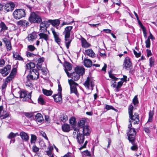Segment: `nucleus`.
Instances as JSON below:
<instances>
[{
  "label": "nucleus",
  "mask_w": 157,
  "mask_h": 157,
  "mask_svg": "<svg viewBox=\"0 0 157 157\" xmlns=\"http://www.w3.org/2000/svg\"><path fill=\"white\" fill-rule=\"evenodd\" d=\"M29 21L31 23H40L42 20L41 17L34 12L31 13L29 18Z\"/></svg>",
  "instance_id": "1"
},
{
  "label": "nucleus",
  "mask_w": 157,
  "mask_h": 157,
  "mask_svg": "<svg viewBox=\"0 0 157 157\" xmlns=\"http://www.w3.org/2000/svg\"><path fill=\"white\" fill-rule=\"evenodd\" d=\"M13 14L14 18L16 19H20L25 17L26 15L25 11L23 9L15 10L13 12Z\"/></svg>",
  "instance_id": "2"
},
{
  "label": "nucleus",
  "mask_w": 157,
  "mask_h": 157,
  "mask_svg": "<svg viewBox=\"0 0 157 157\" xmlns=\"http://www.w3.org/2000/svg\"><path fill=\"white\" fill-rule=\"evenodd\" d=\"M136 134L135 128H132L129 130L127 132V136L129 142H133V141H135Z\"/></svg>",
  "instance_id": "3"
},
{
  "label": "nucleus",
  "mask_w": 157,
  "mask_h": 157,
  "mask_svg": "<svg viewBox=\"0 0 157 157\" xmlns=\"http://www.w3.org/2000/svg\"><path fill=\"white\" fill-rule=\"evenodd\" d=\"M18 93L20 95V98H24L23 100L25 101H28L31 103L32 101L31 99V92L29 93L26 97L27 95V93L26 91H25L20 90L18 92Z\"/></svg>",
  "instance_id": "4"
},
{
  "label": "nucleus",
  "mask_w": 157,
  "mask_h": 157,
  "mask_svg": "<svg viewBox=\"0 0 157 157\" xmlns=\"http://www.w3.org/2000/svg\"><path fill=\"white\" fill-rule=\"evenodd\" d=\"M77 130L80 131L83 134L87 136L90 135L91 130L90 127L88 125L84 126L82 128L76 129Z\"/></svg>",
  "instance_id": "5"
},
{
  "label": "nucleus",
  "mask_w": 157,
  "mask_h": 157,
  "mask_svg": "<svg viewBox=\"0 0 157 157\" xmlns=\"http://www.w3.org/2000/svg\"><path fill=\"white\" fill-rule=\"evenodd\" d=\"M85 87L88 89H91L92 90L94 86V83L93 80L89 77H88L84 83Z\"/></svg>",
  "instance_id": "6"
},
{
  "label": "nucleus",
  "mask_w": 157,
  "mask_h": 157,
  "mask_svg": "<svg viewBox=\"0 0 157 157\" xmlns=\"http://www.w3.org/2000/svg\"><path fill=\"white\" fill-rule=\"evenodd\" d=\"M74 131H76L77 132V134L76 136V139L78 143L79 144H83L84 141V136L83 134L81 133L80 131H78L76 129V128L74 129Z\"/></svg>",
  "instance_id": "7"
},
{
  "label": "nucleus",
  "mask_w": 157,
  "mask_h": 157,
  "mask_svg": "<svg viewBox=\"0 0 157 157\" xmlns=\"http://www.w3.org/2000/svg\"><path fill=\"white\" fill-rule=\"evenodd\" d=\"M68 83L70 86L71 94L74 93L76 95L78 96L79 94L76 88V86H78V84L76 82H73L72 83L70 82H68Z\"/></svg>",
  "instance_id": "8"
},
{
  "label": "nucleus",
  "mask_w": 157,
  "mask_h": 157,
  "mask_svg": "<svg viewBox=\"0 0 157 157\" xmlns=\"http://www.w3.org/2000/svg\"><path fill=\"white\" fill-rule=\"evenodd\" d=\"M11 69V66L10 65H8L3 68L0 69V73L2 74L3 76H6L10 72Z\"/></svg>",
  "instance_id": "9"
},
{
  "label": "nucleus",
  "mask_w": 157,
  "mask_h": 157,
  "mask_svg": "<svg viewBox=\"0 0 157 157\" xmlns=\"http://www.w3.org/2000/svg\"><path fill=\"white\" fill-rule=\"evenodd\" d=\"M130 119L133 122V124H138L140 121L139 117L138 114L137 113H135L134 115H133V113H132L131 115H129Z\"/></svg>",
  "instance_id": "10"
},
{
  "label": "nucleus",
  "mask_w": 157,
  "mask_h": 157,
  "mask_svg": "<svg viewBox=\"0 0 157 157\" xmlns=\"http://www.w3.org/2000/svg\"><path fill=\"white\" fill-rule=\"evenodd\" d=\"M69 75L70 76L69 77H71V79H68V82H70L72 83L73 82H75V81H77L79 79L80 75L75 72L72 73H70Z\"/></svg>",
  "instance_id": "11"
},
{
  "label": "nucleus",
  "mask_w": 157,
  "mask_h": 157,
  "mask_svg": "<svg viewBox=\"0 0 157 157\" xmlns=\"http://www.w3.org/2000/svg\"><path fill=\"white\" fill-rule=\"evenodd\" d=\"M64 70L68 77L70 76L68 71H70L72 69V65L70 63L65 61L64 63Z\"/></svg>",
  "instance_id": "12"
},
{
  "label": "nucleus",
  "mask_w": 157,
  "mask_h": 157,
  "mask_svg": "<svg viewBox=\"0 0 157 157\" xmlns=\"http://www.w3.org/2000/svg\"><path fill=\"white\" fill-rule=\"evenodd\" d=\"M82 59L83 64L85 67L89 68L92 66V62L90 59H87V58H85L83 59V56L82 57Z\"/></svg>",
  "instance_id": "13"
},
{
  "label": "nucleus",
  "mask_w": 157,
  "mask_h": 157,
  "mask_svg": "<svg viewBox=\"0 0 157 157\" xmlns=\"http://www.w3.org/2000/svg\"><path fill=\"white\" fill-rule=\"evenodd\" d=\"M15 5L13 2H11L5 4L4 7L5 10L7 12L12 11L14 9Z\"/></svg>",
  "instance_id": "14"
},
{
  "label": "nucleus",
  "mask_w": 157,
  "mask_h": 157,
  "mask_svg": "<svg viewBox=\"0 0 157 157\" xmlns=\"http://www.w3.org/2000/svg\"><path fill=\"white\" fill-rule=\"evenodd\" d=\"M3 42L5 44L7 51H10L12 49V46L10 41L6 38H4L2 39Z\"/></svg>",
  "instance_id": "15"
},
{
  "label": "nucleus",
  "mask_w": 157,
  "mask_h": 157,
  "mask_svg": "<svg viewBox=\"0 0 157 157\" xmlns=\"http://www.w3.org/2000/svg\"><path fill=\"white\" fill-rule=\"evenodd\" d=\"M20 136L22 140L25 142H28L29 140V136L27 133L24 131L20 132Z\"/></svg>",
  "instance_id": "16"
},
{
  "label": "nucleus",
  "mask_w": 157,
  "mask_h": 157,
  "mask_svg": "<svg viewBox=\"0 0 157 157\" xmlns=\"http://www.w3.org/2000/svg\"><path fill=\"white\" fill-rule=\"evenodd\" d=\"M124 67L125 69L130 68L132 66V63L130 58L127 57L125 58L123 64Z\"/></svg>",
  "instance_id": "17"
},
{
  "label": "nucleus",
  "mask_w": 157,
  "mask_h": 157,
  "mask_svg": "<svg viewBox=\"0 0 157 157\" xmlns=\"http://www.w3.org/2000/svg\"><path fill=\"white\" fill-rule=\"evenodd\" d=\"M81 45L82 47L84 48H87L91 46V45L83 37H82L81 39Z\"/></svg>",
  "instance_id": "18"
},
{
  "label": "nucleus",
  "mask_w": 157,
  "mask_h": 157,
  "mask_svg": "<svg viewBox=\"0 0 157 157\" xmlns=\"http://www.w3.org/2000/svg\"><path fill=\"white\" fill-rule=\"evenodd\" d=\"M72 28V26H67L65 28L64 31L63 32V34L65 36H70Z\"/></svg>",
  "instance_id": "19"
},
{
  "label": "nucleus",
  "mask_w": 157,
  "mask_h": 157,
  "mask_svg": "<svg viewBox=\"0 0 157 157\" xmlns=\"http://www.w3.org/2000/svg\"><path fill=\"white\" fill-rule=\"evenodd\" d=\"M52 96L54 99V101L56 103H59L62 100L61 94L58 93L57 94H54Z\"/></svg>",
  "instance_id": "20"
},
{
  "label": "nucleus",
  "mask_w": 157,
  "mask_h": 157,
  "mask_svg": "<svg viewBox=\"0 0 157 157\" xmlns=\"http://www.w3.org/2000/svg\"><path fill=\"white\" fill-rule=\"evenodd\" d=\"M75 72L79 74L80 75H83L85 72V69L84 68L77 66L75 69Z\"/></svg>",
  "instance_id": "21"
},
{
  "label": "nucleus",
  "mask_w": 157,
  "mask_h": 157,
  "mask_svg": "<svg viewBox=\"0 0 157 157\" xmlns=\"http://www.w3.org/2000/svg\"><path fill=\"white\" fill-rule=\"evenodd\" d=\"M85 54L86 55L92 58L95 57V54L92 49H89L86 50H85Z\"/></svg>",
  "instance_id": "22"
},
{
  "label": "nucleus",
  "mask_w": 157,
  "mask_h": 157,
  "mask_svg": "<svg viewBox=\"0 0 157 157\" xmlns=\"http://www.w3.org/2000/svg\"><path fill=\"white\" fill-rule=\"evenodd\" d=\"M48 22L51 24L53 26H56V27L58 26L60 23V22L58 19H49L48 20ZM56 28L58 29L57 27H56Z\"/></svg>",
  "instance_id": "23"
},
{
  "label": "nucleus",
  "mask_w": 157,
  "mask_h": 157,
  "mask_svg": "<svg viewBox=\"0 0 157 157\" xmlns=\"http://www.w3.org/2000/svg\"><path fill=\"white\" fill-rule=\"evenodd\" d=\"M35 119L37 122L40 123L42 122L44 120L42 115L40 113H37L35 115Z\"/></svg>",
  "instance_id": "24"
},
{
  "label": "nucleus",
  "mask_w": 157,
  "mask_h": 157,
  "mask_svg": "<svg viewBox=\"0 0 157 157\" xmlns=\"http://www.w3.org/2000/svg\"><path fill=\"white\" fill-rule=\"evenodd\" d=\"M36 38V35L35 32H33L28 35L27 38L29 41H33Z\"/></svg>",
  "instance_id": "25"
},
{
  "label": "nucleus",
  "mask_w": 157,
  "mask_h": 157,
  "mask_svg": "<svg viewBox=\"0 0 157 157\" xmlns=\"http://www.w3.org/2000/svg\"><path fill=\"white\" fill-rule=\"evenodd\" d=\"M48 22V21H44L43 22L41 23L40 22V29L43 31L46 30V26Z\"/></svg>",
  "instance_id": "26"
},
{
  "label": "nucleus",
  "mask_w": 157,
  "mask_h": 157,
  "mask_svg": "<svg viewBox=\"0 0 157 157\" xmlns=\"http://www.w3.org/2000/svg\"><path fill=\"white\" fill-rule=\"evenodd\" d=\"M63 131L65 132H68L70 130V127L69 124H64L62 126Z\"/></svg>",
  "instance_id": "27"
},
{
  "label": "nucleus",
  "mask_w": 157,
  "mask_h": 157,
  "mask_svg": "<svg viewBox=\"0 0 157 157\" xmlns=\"http://www.w3.org/2000/svg\"><path fill=\"white\" fill-rule=\"evenodd\" d=\"M17 24L23 26L27 27L29 25V23L26 20H20L17 22Z\"/></svg>",
  "instance_id": "28"
},
{
  "label": "nucleus",
  "mask_w": 157,
  "mask_h": 157,
  "mask_svg": "<svg viewBox=\"0 0 157 157\" xmlns=\"http://www.w3.org/2000/svg\"><path fill=\"white\" fill-rule=\"evenodd\" d=\"M70 36H65V40L66 46L67 49L69 48L71 40L70 39Z\"/></svg>",
  "instance_id": "29"
},
{
  "label": "nucleus",
  "mask_w": 157,
  "mask_h": 157,
  "mask_svg": "<svg viewBox=\"0 0 157 157\" xmlns=\"http://www.w3.org/2000/svg\"><path fill=\"white\" fill-rule=\"evenodd\" d=\"M40 39H43L46 41H47L49 39V36L46 34L40 33L39 34Z\"/></svg>",
  "instance_id": "30"
},
{
  "label": "nucleus",
  "mask_w": 157,
  "mask_h": 157,
  "mask_svg": "<svg viewBox=\"0 0 157 157\" xmlns=\"http://www.w3.org/2000/svg\"><path fill=\"white\" fill-rule=\"evenodd\" d=\"M86 119L85 118H82L78 122V128H82L85 125V124L86 122Z\"/></svg>",
  "instance_id": "31"
},
{
  "label": "nucleus",
  "mask_w": 157,
  "mask_h": 157,
  "mask_svg": "<svg viewBox=\"0 0 157 157\" xmlns=\"http://www.w3.org/2000/svg\"><path fill=\"white\" fill-rule=\"evenodd\" d=\"M30 74H34L36 75V77H35L34 78V80L37 79L39 78V72L36 69H33L30 70Z\"/></svg>",
  "instance_id": "32"
},
{
  "label": "nucleus",
  "mask_w": 157,
  "mask_h": 157,
  "mask_svg": "<svg viewBox=\"0 0 157 157\" xmlns=\"http://www.w3.org/2000/svg\"><path fill=\"white\" fill-rule=\"evenodd\" d=\"M48 150L46 151L47 154L49 156L51 157L52 155H53V154H52V152L53 148L52 147L49 146L48 147Z\"/></svg>",
  "instance_id": "33"
},
{
  "label": "nucleus",
  "mask_w": 157,
  "mask_h": 157,
  "mask_svg": "<svg viewBox=\"0 0 157 157\" xmlns=\"http://www.w3.org/2000/svg\"><path fill=\"white\" fill-rule=\"evenodd\" d=\"M35 67V64L33 62H30L29 63H27L26 65V68L28 69H30Z\"/></svg>",
  "instance_id": "34"
},
{
  "label": "nucleus",
  "mask_w": 157,
  "mask_h": 157,
  "mask_svg": "<svg viewBox=\"0 0 157 157\" xmlns=\"http://www.w3.org/2000/svg\"><path fill=\"white\" fill-rule=\"evenodd\" d=\"M60 120L61 121L64 122L68 120V117L65 114H63L60 115Z\"/></svg>",
  "instance_id": "35"
},
{
  "label": "nucleus",
  "mask_w": 157,
  "mask_h": 157,
  "mask_svg": "<svg viewBox=\"0 0 157 157\" xmlns=\"http://www.w3.org/2000/svg\"><path fill=\"white\" fill-rule=\"evenodd\" d=\"M42 92L44 94L47 96L51 95L52 94V91L51 90H48L43 89Z\"/></svg>",
  "instance_id": "36"
},
{
  "label": "nucleus",
  "mask_w": 157,
  "mask_h": 157,
  "mask_svg": "<svg viewBox=\"0 0 157 157\" xmlns=\"http://www.w3.org/2000/svg\"><path fill=\"white\" fill-rule=\"evenodd\" d=\"M0 28H1V32H4L5 31L7 30L8 29V27L6 26L4 22H2L0 23Z\"/></svg>",
  "instance_id": "37"
},
{
  "label": "nucleus",
  "mask_w": 157,
  "mask_h": 157,
  "mask_svg": "<svg viewBox=\"0 0 157 157\" xmlns=\"http://www.w3.org/2000/svg\"><path fill=\"white\" fill-rule=\"evenodd\" d=\"M154 114L153 111L150 110L149 113V118L147 121L148 122H151L152 121L153 116Z\"/></svg>",
  "instance_id": "38"
},
{
  "label": "nucleus",
  "mask_w": 157,
  "mask_h": 157,
  "mask_svg": "<svg viewBox=\"0 0 157 157\" xmlns=\"http://www.w3.org/2000/svg\"><path fill=\"white\" fill-rule=\"evenodd\" d=\"M135 141H133V142H130L132 144L133 146L131 147V149L132 151H137L138 147L137 144L135 142Z\"/></svg>",
  "instance_id": "39"
},
{
  "label": "nucleus",
  "mask_w": 157,
  "mask_h": 157,
  "mask_svg": "<svg viewBox=\"0 0 157 157\" xmlns=\"http://www.w3.org/2000/svg\"><path fill=\"white\" fill-rule=\"evenodd\" d=\"M13 57L17 60H23V58L18 53L13 54Z\"/></svg>",
  "instance_id": "40"
},
{
  "label": "nucleus",
  "mask_w": 157,
  "mask_h": 157,
  "mask_svg": "<svg viewBox=\"0 0 157 157\" xmlns=\"http://www.w3.org/2000/svg\"><path fill=\"white\" fill-rule=\"evenodd\" d=\"M30 142L31 144H35L37 139V137L36 136L33 134H31Z\"/></svg>",
  "instance_id": "41"
},
{
  "label": "nucleus",
  "mask_w": 157,
  "mask_h": 157,
  "mask_svg": "<svg viewBox=\"0 0 157 157\" xmlns=\"http://www.w3.org/2000/svg\"><path fill=\"white\" fill-rule=\"evenodd\" d=\"M105 109L107 110H109L110 109H112L115 111L117 112L118 111V110L115 108H114L113 106L112 105H106L105 106Z\"/></svg>",
  "instance_id": "42"
},
{
  "label": "nucleus",
  "mask_w": 157,
  "mask_h": 157,
  "mask_svg": "<svg viewBox=\"0 0 157 157\" xmlns=\"http://www.w3.org/2000/svg\"><path fill=\"white\" fill-rule=\"evenodd\" d=\"M42 95H40L38 99V101L39 103L41 105H43L44 104V101L42 97Z\"/></svg>",
  "instance_id": "43"
},
{
  "label": "nucleus",
  "mask_w": 157,
  "mask_h": 157,
  "mask_svg": "<svg viewBox=\"0 0 157 157\" xmlns=\"http://www.w3.org/2000/svg\"><path fill=\"white\" fill-rule=\"evenodd\" d=\"M155 60L154 58L152 57H151L149 59V66L150 67H152L154 65Z\"/></svg>",
  "instance_id": "44"
},
{
  "label": "nucleus",
  "mask_w": 157,
  "mask_h": 157,
  "mask_svg": "<svg viewBox=\"0 0 157 157\" xmlns=\"http://www.w3.org/2000/svg\"><path fill=\"white\" fill-rule=\"evenodd\" d=\"M70 123L72 125V126H73V125L75 124V123L76 119L75 117H72L69 120Z\"/></svg>",
  "instance_id": "45"
},
{
  "label": "nucleus",
  "mask_w": 157,
  "mask_h": 157,
  "mask_svg": "<svg viewBox=\"0 0 157 157\" xmlns=\"http://www.w3.org/2000/svg\"><path fill=\"white\" fill-rule=\"evenodd\" d=\"M16 69L15 68H13L10 75L14 78L16 75Z\"/></svg>",
  "instance_id": "46"
},
{
  "label": "nucleus",
  "mask_w": 157,
  "mask_h": 157,
  "mask_svg": "<svg viewBox=\"0 0 157 157\" xmlns=\"http://www.w3.org/2000/svg\"><path fill=\"white\" fill-rule=\"evenodd\" d=\"M24 115L28 118L32 117L34 114V113L33 112L30 113H24Z\"/></svg>",
  "instance_id": "47"
},
{
  "label": "nucleus",
  "mask_w": 157,
  "mask_h": 157,
  "mask_svg": "<svg viewBox=\"0 0 157 157\" xmlns=\"http://www.w3.org/2000/svg\"><path fill=\"white\" fill-rule=\"evenodd\" d=\"M133 106L132 105H130L128 108V114L129 115H131V114L133 113Z\"/></svg>",
  "instance_id": "48"
},
{
  "label": "nucleus",
  "mask_w": 157,
  "mask_h": 157,
  "mask_svg": "<svg viewBox=\"0 0 157 157\" xmlns=\"http://www.w3.org/2000/svg\"><path fill=\"white\" fill-rule=\"evenodd\" d=\"M132 102L135 105H136L138 103L139 101L138 100L137 96V95L135 96L134 98L132 100Z\"/></svg>",
  "instance_id": "49"
},
{
  "label": "nucleus",
  "mask_w": 157,
  "mask_h": 157,
  "mask_svg": "<svg viewBox=\"0 0 157 157\" xmlns=\"http://www.w3.org/2000/svg\"><path fill=\"white\" fill-rule=\"evenodd\" d=\"M146 47L147 48H149L150 47L151 41L149 39H147L145 41Z\"/></svg>",
  "instance_id": "50"
},
{
  "label": "nucleus",
  "mask_w": 157,
  "mask_h": 157,
  "mask_svg": "<svg viewBox=\"0 0 157 157\" xmlns=\"http://www.w3.org/2000/svg\"><path fill=\"white\" fill-rule=\"evenodd\" d=\"M13 78V77L9 75L5 79V83H8L12 80Z\"/></svg>",
  "instance_id": "51"
},
{
  "label": "nucleus",
  "mask_w": 157,
  "mask_h": 157,
  "mask_svg": "<svg viewBox=\"0 0 157 157\" xmlns=\"http://www.w3.org/2000/svg\"><path fill=\"white\" fill-rule=\"evenodd\" d=\"M13 78V77L9 75L5 79V83H8L12 80Z\"/></svg>",
  "instance_id": "52"
},
{
  "label": "nucleus",
  "mask_w": 157,
  "mask_h": 157,
  "mask_svg": "<svg viewBox=\"0 0 157 157\" xmlns=\"http://www.w3.org/2000/svg\"><path fill=\"white\" fill-rule=\"evenodd\" d=\"M13 78V77L9 75L5 79V83H8L12 80Z\"/></svg>",
  "instance_id": "53"
},
{
  "label": "nucleus",
  "mask_w": 157,
  "mask_h": 157,
  "mask_svg": "<svg viewBox=\"0 0 157 157\" xmlns=\"http://www.w3.org/2000/svg\"><path fill=\"white\" fill-rule=\"evenodd\" d=\"M28 50L32 52L36 49V48L33 45H29L27 47Z\"/></svg>",
  "instance_id": "54"
},
{
  "label": "nucleus",
  "mask_w": 157,
  "mask_h": 157,
  "mask_svg": "<svg viewBox=\"0 0 157 157\" xmlns=\"http://www.w3.org/2000/svg\"><path fill=\"white\" fill-rule=\"evenodd\" d=\"M51 29L52 33L54 35V38H55L59 37V33L55 32L54 29L52 28Z\"/></svg>",
  "instance_id": "55"
},
{
  "label": "nucleus",
  "mask_w": 157,
  "mask_h": 157,
  "mask_svg": "<svg viewBox=\"0 0 157 157\" xmlns=\"http://www.w3.org/2000/svg\"><path fill=\"white\" fill-rule=\"evenodd\" d=\"M124 82V81H120L118 82L117 85L116 86L117 89L118 90L120 88L122 85V84Z\"/></svg>",
  "instance_id": "56"
},
{
  "label": "nucleus",
  "mask_w": 157,
  "mask_h": 157,
  "mask_svg": "<svg viewBox=\"0 0 157 157\" xmlns=\"http://www.w3.org/2000/svg\"><path fill=\"white\" fill-rule=\"evenodd\" d=\"M7 138L10 139H11L15 138L14 133L13 132H11L7 136Z\"/></svg>",
  "instance_id": "57"
},
{
  "label": "nucleus",
  "mask_w": 157,
  "mask_h": 157,
  "mask_svg": "<svg viewBox=\"0 0 157 157\" xmlns=\"http://www.w3.org/2000/svg\"><path fill=\"white\" fill-rule=\"evenodd\" d=\"M26 56L28 57H33L36 56V55L29 52H26Z\"/></svg>",
  "instance_id": "58"
},
{
  "label": "nucleus",
  "mask_w": 157,
  "mask_h": 157,
  "mask_svg": "<svg viewBox=\"0 0 157 157\" xmlns=\"http://www.w3.org/2000/svg\"><path fill=\"white\" fill-rule=\"evenodd\" d=\"M30 75L29 76L28 75L27 76V80H29V81L30 80H34V78H33V74H30Z\"/></svg>",
  "instance_id": "59"
},
{
  "label": "nucleus",
  "mask_w": 157,
  "mask_h": 157,
  "mask_svg": "<svg viewBox=\"0 0 157 157\" xmlns=\"http://www.w3.org/2000/svg\"><path fill=\"white\" fill-rule=\"evenodd\" d=\"M39 149L38 147H37L35 145L33 147V151L34 152H37L39 151Z\"/></svg>",
  "instance_id": "60"
},
{
  "label": "nucleus",
  "mask_w": 157,
  "mask_h": 157,
  "mask_svg": "<svg viewBox=\"0 0 157 157\" xmlns=\"http://www.w3.org/2000/svg\"><path fill=\"white\" fill-rule=\"evenodd\" d=\"M40 135L44 137L46 140H48V138L47 137L46 134L45 132L41 131L40 132Z\"/></svg>",
  "instance_id": "61"
},
{
  "label": "nucleus",
  "mask_w": 157,
  "mask_h": 157,
  "mask_svg": "<svg viewBox=\"0 0 157 157\" xmlns=\"http://www.w3.org/2000/svg\"><path fill=\"white\" fill-rule=\"evenodd\" d=\"M133 53L136 57H139L140 56L141 53L140 52L137 53L136 51L134 50L133 51Z\"/></svg>",
  "instance_id": "62"
},
{
  "label": "nucleus",
  "mask_w": 157,
  "mask_h": 157,
  "mask_svg": "<svg viewBox=\"0 0 157 157\" xmlns=\"http://www.w3.org/2000/svg\"><path fill=\"white\" fill-rule=\"evenodd\" d=\"M146 52L147 53V57H148L152 55L151 50L148 49H147L146 50Z\"/></svg>",
  "instance_id": "63"
},
{
  "label": "nucleus",
  "mask_w": 157,
  "mask_h": 157,
  "mask_svg": "<svg viewBox=\"0 0 157 157\" xmlns=\"http://www.w3.org/2000/svg\"><path fill=\"white\" fill-rule=\"evenodd\" d=\"M109 77L112 78L114 81H117L118 79V78L116 77L110 73L109 74Z\"/></svg>",
  "instance_id": "64"
}]
</instances>
